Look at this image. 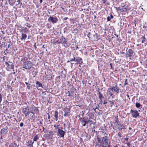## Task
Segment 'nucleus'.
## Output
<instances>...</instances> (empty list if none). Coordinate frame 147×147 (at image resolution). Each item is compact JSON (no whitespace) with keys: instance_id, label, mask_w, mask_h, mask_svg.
I'll return each instance as SVG.
<instances>
[{"instance_id":"nucleus-7","label":"nucleus","mask_w":147,"mask_h":147,"mask_svg":"<svg viewBox=\"0 0 147 147\" xmlns=\"http://www.w3.org/2000/svg\"><path fill=\"white\" fill-rule=\"evenodd\" d=\"M48 21H51L53 24H55L58 21V19L56 16L52 17L50 16L48 18Z\"/></svg>"},{"instance_id":"nucleus-39","label":"nucleus","mask_w":147,"mask_h":147,"mask_svg":"<svg viewBox=\"0 0 147 147\" xmlns=\"http://www.w3.org/2000/svg\"><path fill=\"white\" fill-rule=\"evenodd\" d=\"M107 103V102L106 101V100H104L103 102L102 101V104H103L104 105H106Z\"/></svg>"},{"instance_id":"nucleus-61","label":"nucleus","mask_w":147,"mask_h":147,"mask_svg":"<svg viewBox=\"0 0 147 147\" xmlns=\"http://www.w3.org/2000/svg\"><path fill=\"white\" fill-rule=\"evenodd\" d=\"M50 118H51L50 116L49 115V116H48V119H50Z\"/></svg>"},{"instance_id":"nucleus-51","label":"nucleus","mask_w":147,"mask_h":147,"mask_svg":"<svg viewBox=\"0 0 147 147\" xmlns=\"http://www.w3.org/2000/svg\"><path fill=\"white\" fill-rule=\"evenodd\" d=\"M92 132H94L95 133L97 132L96 131H95L94 129H92Z\"/></svg>"},{"instance_id":"nucleus-24","label":"nucleus","mask_w":147,"mask_h":147,"mask_svg":"<svg viewBox=\"0 0 147 147\" xmlns=\"http://www.w3.org/2000/svg\"><path fill=\"white\" fill-rule=\"evenodd\" d=\"M31 67V65H24L23 68L26 69H30Z\"/></svg>"},{"instance_id":"nucleus-42","label":"nucleus","mask_w":147,"mask_h":147,"mask_svg":"<svg viewBox=\"0 0 147 147\" xmlns=\"http://www.w3.org/2000/svg\"><path fill=\"white\" fill-rule=\"evenodd\" d=\"M109 95L111 96H112L113 95V94L112 93V92H111L110 91H109Z\"/></svg>"},{"instance_id":"nucleus-54","label":"nucleus","mask_w":147,"mask_h":147,"mask_svg":"<svg viewBox=\"0 0 147 147\" xmlns=\"http://www.w3.org/2000/svg\"><path fill=\"white\" fill-rule=\"evenodd\" d=\"M96 36V37L97 38L98 36H97V35L96 34V33H95V34L94 35V36Z\"/></svg>"},{"instance_id":"nucleus-2","label":"nucleus","mask_w":147,"mask_h":147,"mask_svg":"<svg viewBox=\"0 0 147 147\" xmlns=\"http://www.w3.org/2000/svg\"><path fill=\"white\" fill-rule=\"evenodd\" d=\"M129 10L130 9L128 8V6L126 3L122 4L121 6L119 7H118L117 9L118 11H120V12H127L128 10Z\"/></svg>"},{"instance_id":"nucleus-28","label":"nucleus","mask_w":147,"mask_h":147,"mask_svg":"<svg viewBox=\"0 0 147 147\" xmlns=\"http://www.w3.org/2000/svg\"><path fill=\"white\" fill-rule=\"evenodd\" d=\"M113 18V16L112 15H110V16H109L107 17V20L108 21H110L111 19H112Z\"/></svg>"},{"instance_id":"nucleus-37","label":"nucleus","mask_w":147,"mask_h":147,"mask_svg":"<svg viewBox=\"0 0 147 147\" xmlns=\"http://www.w3.org/2000/svg\"><path fill=\"white\" fill-rule=\"evenodd\" d=\"M3 98V96L0 93V103L1 102Z\"/></svg>"},{"instance_id":"nucleus-31","label":"nucleus","mask_w":147,"mask_h":147,"mask_svg":"<svg viewBox=\"0 0 147 147\" xmlns=\"http://www.w3.org/2000/svg\"><path fill=\"white\" fill-rule=\"evenodd\" d=\"M60 76H57L55 78V80L57 82H60Z\"/></svg>"},{"instance_id":"nucleus-15","label":"nucleus","mask_w":147,"mask_h":147,"mask_svg":"<svg viewBox=\"0 0 147 147\" xmlns=\"http://www.w3.org/2000/svg\"><path fill=\"white\" fill-rule=\"evenodd\" d=\"M36 87L38 89V88L39 87H41L42 88H43L42 84L40 82L38 81H36Z\"/></svg>"},{"instance_id":"nucleus-52","label":"nucleus","mask_w":147,"mask_h":147,"mask_svg":"<svg viewBox=\"0 0 147 147\" xmlns=\"http://www.w3.org/2000/svg\"><path fill=\"white\" fill-rule=\"evenodd\" d=\"M103 1V3L105 4L106 3V1L107 0H102Z\"/></svg>"},{"instance_id":"nucleus-55","label":"nucleus","mask_w":147,"mask_h":147,"mask_svg":"<svg viewBox=\"0 0 147 147\" xmlns=\"http://www.w3.org/2000/svg\"><path fill=\"white\" fill-rule=\"evenodd\" d=\"M129 138H126L125 139V141H127L128 140Z\"/></svg>"},{"instance_id":"nucleus-43","label":"nucleus","mask_w":147,"mask_h":147,"mask_svg":"<svg viewBox=\"0 0 147 147\" xmlns=\"http://www.w3.org/2000/svg\"><path fill=\"white\" fill-rule=\"evenodd\" d=\"M67 30V28L65 27V28L64 29H63V30H64V32H63L64 33H65V32Z\"/></svg>"},{"instance_id":"nucleus-56","label":"nucleus","mask_w":147,"mask_h":147,"mask_svg":"<svg viewBox=\"0 0 147 147\" xmlns=\"http://www.w3.org/2000/svg\"><path fill=\"white\" fill-rule=\"evenodd\" d=\"M114 100H112V101H109H109L111 103L112 102H114Z\"/></svg>"},{"instance_id":"nucleus-5","label":"nucleus","mask_w":147,"mask_h":147,"mask_svg":"<svg viewBox=\"0 0 147 147\" xmlns=\"http://www.w3.org/2000/svg\"><path fill=\"white\" fill-rule=\"evenodd\" d=\"M127 52L126 53V57L127 58L129 57L130 59H131L132 57L134 56L135 53L131 49H129L128 51L127 49Z\"/></svg>"},{"instance_id":"nucleus-19","label":"nucleus","mask_w":147,"mask_h":147,"mask_svg":"<svg viewBox=\"0 0 147 147\" xmlns=\"http://www.w3.org/2000/svg\"><path fill=\"white\" fill-rule=\"evenodd\" d=\"M118 129L119 131H121L122 129H124L125 126L123 124H120L118 126H117Z\"/></svg>"},{"instance_id":"nucleus-58","label":"nucleus","mask_w":147,"mask_h":147,"mask_svg":"<svg viewBox=\"0 0 147 147\" xmlns=\"http://www.w3.org/2000/svg\"><path fill=\"white\" fill-rule=\"evenodd\" d=\"M143 28H144L146 29V26H143Z\"/></svg>"},{"instance_id":"nucleus-36","label":"nucleus","mask_w":147,"mask_h":147,"mask_svg":"<svg viewBox=\"0 0 147 147\" xmlns=\"http://www.w3.org/2000/svg\"><path fill=\"white\" fill-rule=\"evenodd\" d=\"M69 112H65V113L64 114V116L65 117H68L69 116V115H68V113H69Z\"/></svg>"},{"instance_id":"nucleus-40","label":"nucleus","mask_w":147,"mask_h":147,"mask_svg":"<svg viewBox=\"0 0 147 147\" xmlns=\"http://www.w3.org/2000/svg\"><path fill=\"white\" fill-rule=\"evenodd\" d=\"M26 25L29 28H30L31 27V26L30 24L27 23Z\"/></svg>"},{"instance_id":"nucleus-6","label":"nucleus","mask_w":147,"mask_h":147,"mask_svg":"<svg viewBox=\"0 0 147 147\" xmlns=\"http://www.w3.org/2000/svg\"><path fill=\"white\" fill-rule=\"evenodd\" d=\"M130 113H131L132 117L135 118H136L137 117L139 116V113L138 111L137 110H133V109L131 110Z\"/></svg>"},{"instance_id":"nucleus-47","label":"nucleus","mask_w":147,"mask_h":147,"mask_svg":"<svg viewBox=\"0 0 147 147\" xmlns=\"http://www.w3.org/2000/svg\"><path fill=\"white\" fill-rule=\"evenodd\" d=\"M99 105H97V106H96V109H98V110H99V111H100L99 110Z\"/></svg>"},{"instance_id":"nucleus-21","label":"nucleus","mask_w":147,"mask_h":147,"mask_svg":"<svg viewBox=\"0 0 147 147\" xmlns=\"http://www.w3.org/2000/svg\"><path fill=\"white\" fill-rule=\"evenodd\" d=\"M58 112L57 111H55V115L54 117L55 118L56 121H57L58 120Z\"/></svg>"},{"instance_id":"nucleus-27","label":"nucleus","mask_w":147,"mask_h":147,"mask_svg":"<svg viewBox=\"0 0 147 147\" xmlns=\"http://www.w3.org/2000/svg\"><path fill=\"white\" fill-rule=\"evenodd\" d=\"M28 147H32L33 144L34 143V141L32 142L31 141L28 142Z\"/></svg>"},{"instance_id":"nucleus-11","label":"nucleus","mask_w":147,"mask_h":147,"mask_svg":"<svg viewBox=\"0 0 147 147\" xmlns=\"http://www.w3.org/2000/svg\"><path fill=\"white\" fill-rule=\"evenodd\" d=\"M110 89L112 91H114L118 94L119 93V89L117 85L115 86L110 88Z\"/></svg>"},{"instance_id":"nucleus-53","label":"nucleus","mask_w":147,"mask_h":147,"mask_svg":"<svg viewBox=\"0 0 147 147\" xmlns=\"http://www.w3.org/2000/svg\"><path fill=\"white\" fill-rule=\"evenodd\" d=\"M86 137H87V138H88V139H90V138H91V136H90V135H89L88 136H86Z\"/></svg>"},{"instance_id":"nucleus-63","label":"nucleus","mask_w":147,"mask_h":147,"mask_svg":"<svg viewBox=\"0 0 147 147\" xmlns=\"http://www.w3.org/2000/svg\"><path fill=\"white\" fill-rule=\"evenodd\" d=\"M114 35L117 37H118V35L116 34H115Z\"/></svg>"},{"instance_id":"nucleus-64","label":"nucleus","mask_w":147,"mask_h":147,"mask_svg":"<svg viewBox=\"0 0 147 147\" xmlns=\"http://www.w3.org/2000/svg\"><path fill=\"white\" fill-rule=\"evenodd\" d=\"M144 65V67L147 68V65Z\"/></svg>"},{"instance_id":"nucleus-3","label":"nucleus","mask_w":147,"mask_h":147,"mask_svg":"<svg viewBox=\"0 0 147 147\" xmlns=\"http://www.w3.org/2000/svg\"><path fill=\"white\" fill-rule=\"evenodd\" d=\"M39 112V111L37 107L34 106L31 107L30 109V113L33 114L32 116V117L35 118V116L34 114H36V115H38Z\"/></svg>"},{"instance_id":"nucleus-45","label":"nucleus","mask_w":147,"mask_h":147,"mask_svg":"<svg viewBox=\"0 0 147 147\" xmlns=\"http://www.w3.org/2000/svg\"><path fill=\"white\" fill-rule=\"evenodd\" d=\"M23 125H24V123L22 122H21L20 123V127H23Z\"/></svg>"},{"instance_id":"nucleus-12","label":"nucleus","mask_w":147,"mask_h":147,"mask_svg":"<svg viewBox=\"0 0 147 147\" xmlns=\"http://www.w3.org/2000/svg\"><path fill=\"white\" fill-rule=\"evenodd\" d=\"M98 92V98L100 99V102L99 105H101L102 102V98H104L103 94L99 91Z\"/></svg>"},{"instance_id":"nucleus-60","label":"nucleus","mask_w":147,"mask_h":147,"mask_svg":"<svg viewBox=\"0 0 147 147\" xmlns=\"http://www.w3.org/2000/svg\"><path fill=\"white\" fill-rule=\"evenodd\" d=\"M25 84L27 85V86L29 84L28 83V82H25Z\"/></svg>"},{"instance_id":"nucleus-22","label":"nucleus","mask_w":147,"mask_h":147,"mask_svg":"<svg viewBox=\"0 0 147 147\" xmlns=\"http://www.w3.org/2000/svg\"><path fill=\"white\" fill-rule=\"evenodd\" d=\"M22 36L21 39L22 40L23 39L25 40L27 38V36L25 34L23 33H22Z\"/></svg>"},{"instance_id":"nucleus-14","label":"nucleus","mask_w":147,"mask_h":147,"mask_svg":"<svg viewBox=\"0 0 147 147\" xmlns=\"http://www.w3.org/2000/svg\"><path fill=\"white\" fill-rule=\"evenodd\" d=\"M54 75L52 76L51 74H50L49 75H46L45 76V80H51L53 78Z\"/></svg>"},{"instance_id":"nucleus-8","label":"nucleus","mask_w":147,"mask_h":147,"mask_svg":"<svg viewBox=\"0 0 147 147\" xmlns=\"http://www.w3.org/2000/svg\"><path fill=\"white\" fill-rule=\"evenodd\" d=\"M65 132L61 129L58 130L57 134V135L63 138Z\"/></svg>"},{"instance_id":"nucleus-57","label":"nucleus","mask_w":147,"mask_h":147,"mask_svg":"<svg viewBox=\"0 0 147 147\" xmlns=\"http://www.w3.org/2000/svg\"><path fill=\"white\" fill-rule=\"evenodd\" d=\"M76 49H79V47H78V46H77L76 45Z\"/></svg>"},{"instance_id":"nucleus-29","label":"nucleus","mask_w":147,"mask_h":147,"mask_svg":"<svg viewBox=\"0 0 147 147\" xmlns=\"http://www.w3.org/2000/svg\"><path fill=\"white\" fill-rule=\"evenodd\" d=\"M60 125H54V127L55 128V129H58V130H59V129H60Z\"/></svg>"},{"instance_id":"nucleus-48","label":"nucleus","mask_w":147,"mask_h":147,"mask_svg":"<svg viewBox=\"0 0 147 147\" xmlns=\"http://www.w3.org/2000/svg\"><path fill=\"white\" fill-rule=\"evenodd\" d=\"M127 146H128V147H130V144L129 142H128L127 143Z\"/></svg>"},{"instance_id":"nucleus-1","label":"nucleus","mask_w":147,"mask_h":147,"mask_svg":"<svg viewBox=\"0 0 147 147\" xmlns=\"http://www.w3.org/2000/svg\"><path fill=\"white\" fill-rule=\"evenodd\" d=\"M97 138L98 145L102 147H106V146L110 142L109 138L107 136L102 137L101 140L98 137Z\"/></svg>"},{"instance_id":"nucleus-49","label":"nucleus","mask_w":147,"mask_h":147,"mask_svg":"<svg viewBox=\"0 0 147 147\" xmlns=\"http://www.w3.org/2000/svg\"><path fill=\"white\" fill-rule=\"evenodd\" d=\"M111 106L112 107L113 106H114L115 105L114 102H112L111 104Z\"/></svg>"},{"instance_id":"nucleus-32","label":"nucleus","mask_w":147,"mask_h":147,"mask_svg":"<svg viewBox=\"0 0 147 147\" xmlns=\"http://www.w3.org/2000/svg\"><path fill=\"white\" fill-rule=\"evenodd\" d=\"M27 88L28 90H30L32 88V85L30 84H29L27 86Z\"/></svg>"},{"instance_id":"nucleus-62","label":"nucleus","mask_w":147,"mask_h":147,"mask_svg":"<svg viewBox=\"0 0 147 147\" xmlns=\"http://www.w3.org/2000/svg\"><path fill=\"white\" fill-rule=\"evenodd\" d=\"M40 123L41 125L42 124V123L41 121H40Z\"/></svg>"},{"instance_id":"nucleus-38","label":"nucleus","mask_w":147,"mask_h":147,"mask_svg":"<svg viewBox=\"0 0 147 147\" xmlns=\"http://www.w3.org/2000/svg\"><path fill=\"white\" fill-rule=\"evenodd\" d=\"M128 84V82H127V79H126L125 81V84L124 85L125 86L126 85Z\"/></svg>"},{"instance_id":"nucleus-26","label":"nucleus","mask_w":147,"mask_h":147,"mask_svg":"<svg viewBox=\"0 0 147 147\" xmlns=\"http://www.w3.org/2000/svg\"><path fill=\"white\" fill-rule=\"evenodd\" d=\"M117 117H118V116H117L116 117L115 123H116L117 124V126H118L119 125H120V124H121L120 123L118 119L117 118Z\"/></svg>"},{"instance_id":"nucleus-9","label":"nucleus","mask_w":147,"mask_h":147,"mask_svg":"<svg viewBox=\"0 0 147 147\" xmlns=\"http://www.w3.org/2000/svg\"><path fill=\"white\" fill-rule=\"evenodd\" d=\"M8 128L7 126L1 129L0 132V135H2L3 134H5L8 132Z\"/></svg>"},{"instance_id":"nucleus-34","label":"nucleus","mask_w":147,"mask_h":147,"mask_svg":"<svg viewBox=\"0 0 147 147\" xmlns=\"http://www.w3.org/2000/svg\"><path fill=\"white\" fill-rule=\"evenodd\" d=\"M141 39H142V43H144L146 39V38H145L143 36L141 38Z\"/></svg>"},{"instance_id":"nucleus-41","label":"nucleus","mask_w":147,"mask_h":147,"mask_svg":"<svg viewBox=\"0 0 147 147\" xmlns=\"http://www.w3.org/2000/svg\"><path fill=\"white\" fill-rule=\"evenodd\" d=\"M118 135L119 137H120V138L122 136V135L121 134V133L120 132H119L118 133Z\"/></svg>"},{"instance_id":"nucleus-23","label":"nucleus","mask_w":147,"mask_h":147,"mask_svg":"<svg viewBox=\"0 0 147 147\" xmlns=\"http://www.w3.org/2000/svg\"><path fill=\"white\" fill-rule=\"evenodd\" d=\"M67 93L68 94V96H72L74 97V96L73 94L74 91H71L70 92L69 91H68Z\"/></svg>"},{"instance_id":"nucleus-13","label":"nucleus","mask_w":147,"mask_h":147,"mask_svg":"<svg viewBox=\"0 0 147 147\" xmlns=\"http://www.w3.org/2000/svg\"><path fill=\"white\" fill-rule=\"evenodd\" d=\"M7 65L6 66V69L7 71H11L12 70L14 71V67L13 65Z\"/></svg>"},{"instance_id":"nucleus-4","label":"nucleus","mask_w":147,"mask_h":147,"mask_svg":"<svg viewBox=\"0 0 147 147\" xmlns=\"http://www.w3.org/2000/svg\"><path fill=\"white\" fill-rule=\"evenodd\" d=\"M80 121L82 124V125L83 126H86V124H88L89 123V122H91L90 125H91V124H95V123L93 121L90 120H88V121L86 120V119H85L84 117L81 118Z\"/></svg>"},{"instance_id":"nucleus-18","label":"nucleus","mask_w":147,"mask_h":147,"mask_svg":"<svg viewBox=\"0 0 147 147\" xmlns=\"http://www.w3.org/2000/svg\"><path fill=\"white\" fill-rule=\"evenodd\" d=\"M9 4L11 6H13L16 2L15 0H8Z\"/></svg>"},{"instance_id":"nucleus-30","label":"nucleus","mask_w":147,"mask_h":147,"mask_svg":"<svg viewBox=\"0 0 147 147\" xmlns=\"http://www.w3.org/2000/svg\"><path fill=\"white\" fill-rule=\"evenodd\" d=\"M39 139V137L37 135H36L35 136L33 139V141H36L37 140H38Z\"/></svg>"},{"instance_id":"nucleus-50","label":"nucleus","mask_w":147,"mask_h":147,"mask_svg":"<svg viewBox=\"0 0 147 147\" xmlns=\"http://www.w3.org/2000/svg\"><path fill=\"white\" fill-rule=\"evenodd\" d=\"M68 19V18H67V17H65V18H64L63 19V20H67Z\"/></svg>"},{"instance_id":"nucleus-35","label":"nucleus","mask_w":147,"mask_h":147,"mask_svg":"<svg viewBox=\"0 0 147 147\" xmlns=\"http://www.w3.org/2000/svg\"><path fill=\"white\" fill-rule=\"evenodd\" d=\"M76 59L74 57H73V58H70L69 59V60L71 61H75Z\"/></svg>"},{"instance_id":"nucleus-44","label":"nucleus","mask_w":147,"mask_h":147,"mask_svg":"<svg viewBox=\"0 0 147 147\" xmlns=\"http://www.w3.org/2000/svg\"><path fill=\"white\" fill-rule=\"evenodd\" d=\"M106 147H111V145H110V142H109L108 143V144L106 146Z\"/></svg>"},{"instance_id":"nucleus-16","label":"nucleus","mask_w":147,"mask_h":147,"mask_svg":"<svg viewBox=\"0 0 147 147\" xmlns=\"http://www.w3.org/2000/svg\"><path fill=\"white\" fill-rule=\"evenodd\" d=\"M75 61L76 62V63L79 64H81L82 63V59L79 57L76 59Z\"/></svg>"},{"instance_id":"nucleus-46","label":"nucleus","mask_w":147,"mask_h":147,"mask_svg":"<svg viewBox=\"0 0 147 147\" xmlns=\"http://www.w3.org/2000/svg\"><path fill=\"white\" fill-rule=\"evenodd\" d=\"M4 53H9L8 51V49H6V50L5 51Z\"/></svg>"},{"instance_id":"nucleus-59","label":"nucleus","mask_w":147,"mask_h":147,"mask_svg":"<svg viewBox=\"0 0 147 147\" xmlns=\"http://www.w3.org/2000/svg\"><path fill=\"white\" fill-rule=\"evenodd\" d=\"M45 45H43V46H42V48H44V49H45Z\"/></svg>"},{"instance_id":"nucleus-10","label":"nucleus","mask_w":147,"mask_h":147,"mask_svg":"<svg viewBox=\"0 0 147 147\" xmlns=\"http://www.w3.org/2000/svg\"><path fill=\"white\" fill-rule=\"evenodd\" d=\"M22 112L25 115L26 117L28 116L30 113L29 110L28 109L27 107L23 109L22 110Z\"/></svg>"},{"instance_id":"nucleus-25","label":"nucleus","mask_w":147,"mask_h":147,"mask_svg":"<svg viewBox=\"0 0 147 147\" xmlns=\"http://www.w3.org/2000/svg\"><path fill=\"white\" fill-rule=\"evenodd\" d=\"M63 111L65 113L66 112H70V108H68L67 107H66L63 109Z\"/></svg>"},{"instance_id":"nucleus-33","label":"nucleus","mask_w":147,"mask_h":147,"mask_svg":"<svg viewBox=\"0 0 147 147\" xmlns=\"http://www.w3.org/2000/svg\"><path fill=\"white\" fill-rule=\"evenodd\" d=\"M16 0V2L17 3H18V4H16V5H17L18 4H21V5L22 4V3L21 2L20 0Z\"/></svg>"},{"instance_id":"nucleus-20","label":"nucleus","mask_w":147,"mask_h":147,"mask_svg":"<svg viewBox=\"0 0 147 147\" xmlns=\"http://www.w3.org/2000/svg\"><path fill=\"white\" fill-rule=\"evenodd\" d=\"M136 107L139 109H141L142 107V106L140 104V103L136 102L135 104Z\"/></svg>"},{"instance_id":"nucleus-17","label":"nucleus","mask_w":147,"mask_h":147,"mask_svg":"<svg viewBox=\"0 0 147 147\" xmlns=\"http://www.w3.org/2000/svg\"><path fill=\"white\" fill-rule=\"evenodd\" d=\"M60 40L61 41V43L62 44H66L67 42V40L63 36L61 37V38Z\"/></svg>"}]
</instances>
